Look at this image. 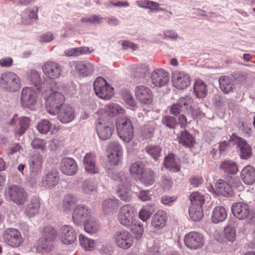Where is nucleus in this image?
I'll return each instance as SVG.
<instances>
[{"label":"nucleus","mask_w":255,"mask_h":255,"mask_svg":"<svg viewBox=\"0 0 255 255\" xmlns=\"http://www.w3.org/2000/svg\"><path fill=\"white\" fill-rule=\"evenodd\" d=\"M219 82L221 91L225 94L232 92L235 88L233 79L228 76H222L219 78Z\"/></svg>","instance_id":"36"},{"label":"nucleus","mask_w":255,"mask_h":255,"mask_svg":"<svg viewBox=\"0 0 255 255\" xmlns=\"http://www.w3.org/2000/svg\"><path fill=\"white\" fill-rule=\"evenodd\" d=\"M167 214L162 210H158L152 217L151 225L156 229H162L166 225Z\"/></svg>","instance_id":"29"},{"label":"nucleus","mask_w":255,"mask_h":255,"mask_svg":"<svg viewBox=\"0 0 255 255\" xmlns=\"http://www.w3.org/2000/svg\"><path fill=\"white\" fill-rule=\"evenodd\" d=\"M217 191L221 195L226 197H232L234 192L231 186L223 180H219L216 185Z\"/></svg>","instance_id":"35"},{"label":"nucleus","mask_w":255,"mask_h":255,"mask_svg":"<svg viewBox=\"0 0 255 255\" xmlns=\"http://www.w3.org/2000/svg\"><path fill=\"white\" fill-rule=\"evenodd\" d=\"M52 128V124L47 120H43L38 124L37 126V130L42 134H46L50 131Z\"/></svg>","instance_id":"56"},{"label":"nucleus","mask_w":255,"mask_h":255,"mask_svg":"<svg viewBox=\"0 0 255 255\" xmlns=\"http://www.w3.org/2000/svg\"><path fill=\"white\" fill-rule=\"evenodd\" d=\"M148 72V69L145 66H141L137 67L134 72V76L137 79L143 78L146 73Z\"/></svg>","instance_id":"61"},{"label":"nucleus","mask_w":255,"mask_h":255,"mask_svg":"<svg viewBox=\"0 0 255 255\" xmlns=\"http://www.w3.org/2000/svg\"><path fill=\"white\" fill-rule=\"evenodd\" d=\"M241 176L246 184H252L255 181V169L251 166H246L242 170Z\"/></svg>","instance_id":"33"},{"label":"nucleus","mask_w":255,"mask_h":255,"mask_svg":"<svg viewBox=\"0 0 255 255\" xmlns=\"http://www.w3.org/2000/svg\"><path fill=\"white\" fill-rule=\"evenodd\" d=\"M227 216V213L226 209L222 206H218L213 210L212 220L214 223H218L224 221Z\"/></svg>","instance_id":"37"},{"label":"nucleus","mask_w":255,"mask_h":255,"mask_svg":"<svg viewBox=\"0 0 255 255\" xmlns=\"http://www.w3.org/2000/svg\"><path fill=\"white\" fill-rule=\"evenodd\" d=\"M33 8L34 9H27L25 11L26 13H28V16L29 17V19L22 20V23L24 24H28L30 23V19H37V12L38 10V7L37 6H35Z\"/></svg>","instance_id":"58"},{"label":"nucleus","mask_w":255,"mask_h":255,"mask_svg":"<svg viewBox=\"0 0 255 255\" xmlns=\"http://www.w3.org/2000/svg\"><path fill=\"white\" fill-rule=\"evenodd\" d=\"M224 236L228 241L233 243L236 238V232L234 227L228 225L224 228Z\"/></svg>","instance_id":"55"},{"label":"nucleus","mask_w":255,"mask_h":255,"mask_svg":"<svg viewBox=\"0 0 255 255\" xmlns=\"http://www.w3.org/2000/svg\"><path fill=\"white\" fill-rule=\"evenodd\" d=\"M61 171L67 175H74L78 169V166L75 161L70 157H65L62 159L60 163Z\"/></svg>","instance_id":"25"},{"label":"nucleus","mask_w":255,"mask_h":255,"mask_svg":"<svg viewBox=\"0 0 255 255\" xmlns=\"http://www.w3.org/2000/svg\"><path fill=\"white\" fill-rule=\"evenodd\" d=\"M108 148L110 153L108 155V159L111 165H117L123 155V149L118 142H113L109 144Z\"/></svg>","instance_id":"17"},{"label":"nucleus","mask_w":255,"mask_h":255,"mask_svg":"<svg viewBox=\"0 0 255 255\" xmlns=\"http://www.w3.org/2000/svg\"><path fill=\"white\" fill-rule=\"evenodd\" d=\"M113 239L119 248L124 250L130 248L133 243L132 235L125 229L116 231L114 235Z\"/></svg>","instance_id":"10"},{"label":"nucleus","mask_w":255,"mask_h":255,"mask_svg":"<svg viewBox=\"0 0 255 255\" xmlns=\"http://www.w3.org/2000/svg\"><path fill=\"white\" fill-rule=\"evenodd\" d=\"M184 243L187 248L196 250L201 249L205 243L203 235L197 232H190L184 237Z\"/></svg>","instance_id":"12"},{"label":"nucleus","mask_w":255,"mask_h":255,"mask_svg":"<svg viewBox=\"0 0 255 255\" xmlns=\"http://www.w3.org/2000/svg\"><path fill=\"white\" fill-rule=\"evenodd\" d=\"M47 87L49 88V94L45 98L46 108L48 113L56 115L65 102V97L57 91L58 87L55 81H51Z\"/></svg>","instance_id":"1"},{"label":"nucleus","mask_w":255,"mask_h":255,"mask_svg":"<svg viewBox=\"0 0 255 255\" xmlns=\"http://www.w3.org/2000/svg\"><path fill=\"white\" fill-rule=\"evenodd\" d=\"M20 100L22 106L30 108L37 102L36 92L31 87H25L21 91Z\"/></svg>","instance_id":"15"},{"label":"nucleus","mask_w":255,"mask_h":255,"mask_svg":"<svg viewBox=\"0 0 255 255\" xmlns=\"http://www.w3.org/2000/svg\"><path fill=\"white\" fill-rule=\"evenodd\" d=\"M77 202L76 197L71 194L66 195L63 200V209L65 212L69 213Z\"/></svg>","instance_id":"41"},{"label":"nucleus","mask_w":255,"mask_h":255,"mask_svg":"<svg viewBox=\"0 0 255 255\" xmlns=\"http://www.w3.org/2000/svg\"><path fill=\"white\" fill-rule=\"evenodd\" d=\"M93 86L95 94L101 99L109 100L114 95V88L101 77L95 80Z\"/></svg>","instance_id":"7"},{"label":"nucleus","mask_w":255,"mask_h":255,"mask_svg":"<svg viewBox=\"0 0 255 255\" xmlns=\"http://www.w3.org/2000/svg\"><path fill=\"white\" fill-rule=\"evenodd\" d=\"M0 87L6 92H16L20 88V78L12 72L3 73L0 76Z\"/></svg>","instance_id":"3"},{"label":"nucleus","mask_w":255,"mask_h":255,"mask_svg":"<svg viewBox=\"0 0 255 255\" xmlns=\"http://www.w3.org/2000/svg\"><path fill=\"white\" fill-rule=\"evenodd\" d=\"M162 123L166 127L170 128H175L177 125L176 118L171 116H165L162 118Z\"/></svg>","instance_id":"57"},{"label":"nucleus","mask_w":255,"mask_h":255,"mask_svg":"<svg viewBox=\"0 0 255 255\" xmlns=\"http://www.w3.org/2000/svg\"><path fill=\"white\" fill-rule=\"evenodd\" d=\"M146 168L141 161H137L130 165L129 172L132 175L138 178Z\"/></svg>","instance_id":"47"},{"label":"nucleus","mask_w":255,"mask_h":255,"mask_svg":"<svg viewBox=\"0 0 255 255\" xmlns=\"http://www.w3.org/2000/svg\"><path fill=\"white\" fill-rule=\"evenodd\" d=\"M30 121V119L27 117H23L19 118L17 121L16 133L20 136L22 135L29 127Z\"/></svg>","instance_id":"44"},{"label":"nucleus","mask_w":255,"mask_h":255,"mask_svg":"<svg viewBox=\"0 0 255 255\" xmlns=\"http://www.w3.org/2000/svg\"><path fill=\"white\" fill-rule=\"evenodd\" d=\"M40 207L39 198L33 196L25 207V213L29 217H32L38 213Z\"/></svg>","instance_id":"31"},{"label":"nucleus","mask_w":255,"mask_h":255,"mask_svg":"<svg viewBox=\"0 0 255 255\" xmlns=\"http://www.w3.org/2000/svg\"><path fill=\"white\" fill-rule=\"evenodd\" d=\"M58 118L60 121L67 124L72 121L75 118V113L73 108L69 106H64L59 110Z\"/></svg>","instance_id":"27"},{"label":"nucleus","mask_w":255,"mask_h":255,"mask_svg":"<svg viewBox=\"0 0 255 255\" xmlns=\"http://www.w3.org/2000/svg\"><path fill=\"white\" fill-rule=\"evenodd\" d=\"M53 248V242L48 240H45V238L42 237L38 240L37 249L41 252H49Z\"/></svg>","instance_id":"50"},{"label":"nucleus","mask_w":255,"mask_h":255,"mask_svg":"<svg viewBox=\"0 0 255 255\" xmlns=\"http://www.w3.org/2000/svg\"><path fill=\"white\" fill-rule=\"evenodd\" d=\"M193 101L190 96H186L185 98H181L176 104L172 105L170 108V113L177 116L182 111L187 109Z\"/></svg>","instance_id":"24"},{"label":"nucleus","mask_w":255,"mask_h":255,"mask_svg":"<svg viewBox=\"0 0 255 255\" xmlns=\"http://www.w3.org/2000/svg\"><path fill=\"white\" fill-rule=\"evenodd\" d=\"M234 216L240 220L247 219L249 223L255 222V212L243 202L234 203L231 208Z\"/></svg>","instance_id":"5"},{"label":"nucleus","mask_w":255,"mask_h":255,"mask_svg":"<svg viewBox=\"0 0 255 255\" xmlns=\"http://www.w3.org/2000/svg\"><path fill=\"white\" fill-rule=\"evenodd\" d=\"M229 142L233 144H237L239 148V154L242 159H247L252 154V149L246 140L238 136L236 133H233L229 139Z\"/></svg>","instance_id":"11"},{"label":"nucleus","mask_w":255,"mask_h":255,"mask_svg":"<svg viewBox=\"0 0 255 255\" xmlns=\"http://www.w3.org/2000/svg\"><path fill=\"white\" fill-rule=\"evenodd\" d=\"M56 236L57 231L52 226H47L43 228L42 237L45 238V240H48L54 243Z\"/></svg>","instance_id":"49"},{"label":"nucleus","mask_w":255,"mask_h":255,"mask_svg":"<svg viewBox=\"0 0 255 255\" xmlns=\"http://www.w3.org/2000/svg\"><path fill=\"white\" fill-rule=\"evenodd\" d=\"M145 150L149 155L157 161L161 155L162 148L157 145H149L145 147Z\"/></svg>","instance_id":"48"},{"label":"nucleus","mask_w":255,"mask_h":255,"mask_svg":"<svg viewBox=\"0 0 255 255\" xmlns=\"http://www.w3.org/2000/svg\"><path fill=\"white\" fill-rule=\"evenodd\" d=\"M96 156L92 153H87L84 157L83 162L86 171L89 174L99 173L98 167L96 165Z\"/></svg>","instance_id":"28"},{"label":"nucleus","mask_w":255,"mask_h":255,"mask_svg":"<svg viewBox=\"0 0 255 255\" xmlns=\"http://www.w3.org/2000/svg\"><path fill=\"white\" fill-rule=\"evenodd\" d=\"M164 166L166 169L174 172H179L180 170V162L175 159L173 153H169L165 157Z\"/></svg>","instance_id":"32"},{"label":"nucleus","mask_w":255,"mask_h":255,"mask_svg":"<svg viewBox=\"0 0 255 255\" xmlns=\"http://www.w3.org/2000/svg\"><path fill=\"white\" fill-rule=\"evenodd\" d=\"M31 145L34 149H38L41 150L44 149L43 141L39 138H34L31 142Z\"/></svg>","instance_id":"63"},{"label":"nucleus","mask_w":255,"mask_h":255,"mask_svg":"<svg viewBox=\"0 0 255 255\" xmlns=\"http://www.w3.org/2000/svg\"><path fill=\"white\" fill-rule=\"evenodd\" d=\"M27 80L30 83V84L33 85L36 88L37 91L41 92L44 91L43 88L47 87L49 83H42L40 74L34 70H30L27 72Z\"/></svg>","instance_id":"26"},{"label":"nucleus","mask_w":255,"mask_h":255,"mask_svg":"<svg viewBox=\"0 0 255 255\" xmlns=\"http://www.w3.org/2000/svg\"><path fill=\"white\" fill-rule=\"evenodd\" d=\"M152 84L156 87H162L169 81V74L163 69L154 70L151 76Z\"/></svg>","instance_id":"19"},{"label":"nucleus","mask_w":255,"mask_h":255,"mask_svg":"<svg viewBox=\"0 0 255 255\" xmlns=\"http://www.w3.org/2000/svg\"><path fill=\"white\" fill-rule=\"evenodd\" d=\"M139 181L145 186L152 185L156 180L155 172L150 168H146L138 178Z\"/></svg>","instance_id":"34"},{"label":"nucleus","mask_w":255,"mask_h":255,"mask_svg":"<svg viewBox=\"0 0 255 255\" xmlns=\"http://www.w3.org/2000/svg\"><path fill=\"white\" fill-rule=\"evenodd\" d=\"M189 214L191 219L194 221H199L203 217V210L200 205H190L189 207Z\"/></svg>","instance_id":"40"},{"label":"nucleus","mask_w":255,"mask_h":255,"mask_svg":"<svg viewBox=\"0 0 255 255\" xmlns=\"http://www.w3.org/2000/svg\"><path fill=\"white\" fill-rule=\"evenodd\" d=\"M81 189L82 192L85 194H91L96 192L97 190V183L93 179H89L84 181L82 185Z\"/></svg>","instance_id":"43"},{"label":"nucleus","mask_w":255,"mask_h":255,"mask_svg":"<svg viewBox=\"0 0 255 255\" xmlns=\"http://www.w3.org/2000/svg\"><path fill=\"white\" fill-rule=\"evenodd\" d=\"M135 95L137 99L143 104L148 105L152 102V93L147 87L137 86L135 89Z\"/></svg>","instance_id":"21"},{"label":"nucleus","mask_w":255,"mask_h":255,"mask_svg":"<svg viewBox=\"0 0 255 255\" xmlns=\"http://www.w3.org/2000/svg\"><path fill=\"white\" fill-rule=\"evenodd\" d=\"M43 73L50 79L58 78L61 75L62 69L57 63L53 61L45 62L42 67Z\"/></svg>","instance_id":"18"},{"label":"nucleus","mask_w":255,"mask_h":255,"mask_svg":"<svg viewBox=\"0 0 255 255\" xmlns=\"http://www.w3.org/2000/svg\"><path fill=\"white\" fill-rule=\"evenodd\" d=\"M91 213V210L82 205H77L73 213V220L75 224L79 225L84 222Z\"/></svg>","instance_id":"22"},{"label":"nucleus","mask_w":255,"mask_h":255,"mask_svg":"<svg viewBox=\"0 0 255 255\" xmlns=\"http://www.w3.org/2000/svg\"><path fill=\"white\" fill-rule=\"evenodd\" d=\"M150 191L141 190L139 192L138 197L142 201H149L151 199V194L150 193Z\"/></svg>","instance_id":"62"},{"label":"nucleus","mask_w":255,"mask_h":255,"mask_svg":"<svg viewBox=\"0 0 255 255\" xmlns=\"http://www.w3.org/2000/svg\"><path fill=\"white\" fill-rule=\"evenodd\" d=\"M116 126L119 137L125 142H129L133 135V127L130 120L125 118L119 120Z\"/></svg>","instance_id":"9"},{"label":"nucleus","mask_w":255,"mask_h":255,"mask_svg":"<svg viewBox=\"0 0 255 255\" xmlns=\"http://www.w3.org/2000/svg\"><path fill=\"white\" fill-rule=\"evenodd\" d=\"M179 136V142L183 145L191 146L193 144L194 138L186 130L181 131Z\"/></svg>","instance_id":"51"},{"label":"nucleus","mask_w":255,"mask_h":255,"mask_svg":"<svg viewBox=\"0 0 255 255\" xmlns=\"http://www.w3.org/2000/svg\"><path fill=\"white\" fill-rule=\"evenodd\" d=\"M80 243L81 246L86 250H93L95 245V241L84 235H80L79 236Z\"/></svg>","instance_id":"54"},{"label":"nucleus","mask_w":255,"mask_h":255,"mask_svg":"<svg viewBox=\"0 0 255 255\" xmlns=\"http://www.w3.org/2000/svg\"><path fill=\"white\" fill-rule=\"evenodd\" d=\"M59 236L61 242L66 245L73 243L77 239L75 230L69 225H64L61 227Z\"/></svg>","instance_id":"20"},{"label":"nucleus","mask_w":255,"mask_h":255,"mask_svg":"<svg viewBox=\"0 0 255 255\" xmlns=\"http://www.w3.org/2000/svg\"><path fill=\"white\" fill-rule=\"evenodd\" d=\"M131 228L132 232L138 236H141L143 233V227L142 224L138 223L137 221L134 220V223L132 226H129Z\"/></svg>","instance_id":"59"},{"label":"nucleus","mask_w":255,"mask_h":255,"mask_svg":"<svg viewBox=\"0 0 255 255\" xmlns=\"http://www.w3.org/2000/svg\"><path fill=\"white\" fill-rule=\"evenodd\" d=\"M4 242L12 247H18L21 243V236L20 232L13 228L7 229L3 235Z\"/></svg>","instance_id":"16"},{"label":"nucleus","mask_w":255,"mask_h":255,"mask_svg":"<svg viewBox=\"0 0 255 255\" xmlns=\"http://www.w3.org/2000/svg\"><path fill=\"white\" fill-rule=\"evenodd\" d=\"M136 209L130 204L122 206L118 213V220L120 223L125 227L132 226L135 220Z\"/></svg>","instance_id":"8"},{"label":"nucleus","mask_w":255,"mask_h":255,"mask_svg":"<svg viewBox=\"0 0 255 255\" xmlns=\"http://www.w3.org/2000/svg\"><path fill=\"white\" fill-rule=\"evenodd\" d=\"M177 199L175 196L164 195L161 197V202L164 205H168L170 203L175 202Z\"/></svg>","instance_id":"64"},{"label":"nucleus","mask_w":255,"mask_h":255,"mask_svg":"<svg viewBox=\"0 0 255 255\" xmlns=\"http://www.w3.org/2000/svg\"><path fill=\"white\" fill-rule=\"evenodd\" d=\"M70 64L78 74L83 77L90 76L95 71L94 64L87 61H73Z\"/></svg>","instance_id":"14"},{"label":"nucleus","mask_w":255,"mask_h":255,"mask_svg":"<svg viewBox=\"0 0 255 255\" xmlns=\"http://www.w3.org/2000/svg\"><path fill=\"white\" fill-rule=\"evenodd\" d=\"M114 130L113 120L100 116L97 120L96 130L99 138L102 140L109 138Z\"/></svg>","instance_id":"6"},{"label":"nucleus","mask_w":255,"mask_h":255,"mask_svg":"<svg viewBox=\"0 0 255 255\" xmlns=\"http://www.w3.org/2000/svg\"><path fill=\"white\" fill-rule=\"evenodd\" d=\"M212 101L214 106L217 108H220L225 105L224 99L219 94L215 95L212 98Z\"/></svg>","instance_id":"60"},{"label":"nucleus","mask_w":255,"mask_h":255,"mask_svg":"<svg viewBox=\"0 0 255 255\" xmlns=\"http://www.w3.org/2000/svg\"><path fill=\"white\" fill-rule=\"evenodd\" d=\"M194 92L198 98H203L206 97L207 93L206 85L201 80L197 81L194 85Z\"/></svg>","instance_id":"46"},{"label":"nucleus","mask_w":255,"mask_h":255,"mask_svg":"<svg viewBox=\"0 0 255 255\" xmlns=\"http://www.w3.org/2000/svg\"><path fill=\"white\" fill-rule=\"evenodd\" d=\"M153 211L152 206H144L139 212V218L143 222H146L150 218Z\"/></svg>","instance_id":"53"},{"label":"nucleus","mask_w":255,"mask_h":255,"mask_svg":"<svg viewBox=\"0 0 255 255\" xmlns=\"http://www.w3.org/2000/svg\"><path fill=\"white\" fill-rule=\"evenodd\" d=\"M60 176L58 172L55 170H51L43 177L41 184L45 188H53L58 184Z\"/></svg>","instance_id":"23"},{"label":"nucleus","mask_w":255,"mask_h":255,"mask_svg":"<svg viewBox=\"0 0 255 255\" xmlns=\"http://www.w3.org/2000/svg\"><path fill=\"white\" fill-rule=\"evenodd\" d=\"M42 161V157L39 154H35L30 158L29 169L32 177H35L41 172Z\"/></svg>","instance_id":"30"},{"label":"nucleus","mask_w":255,"mask_h":255,"mask_svg":"<svg viewBox=\"0 0 255 255\" xmlns=\"http://www.w3.org/2000/svg\"><path fill=\"white\" fill-rule=\"evenodd\" d=\"M4 195L6 201L12 202L17 205H24L27 198L25 190L15 185L5 188Z\"/></svg>","instance_id":"4"},{"label":"nucleus","mask_w":255,"mask_h":255,"mask_svg":"<svg viewBox=\"0 0 255 255\" xmlns=\"http://www.w3.org/2000/svg\"><path fill=\"white\" fill-rule=\"evenodd\" d=\"M172 84L177 89L183 90L187 88L191 83L189 75L184 72L174 71L172 75Z\"/></svg>","instance_id":"13"},{"label":"nucleus","mask_w":255,"mask_h":255,"mask_svg":"<svg viewBox=\"0 0 255 255\" xmlns=\"http://www.w3.org/2000/svg\"><path fill=\"white\" fill-rule=\"evenodd\" d=\"M120 201L117 199H108L102 203V210L106 214H109L117 210L119 206Z\"/></svg>","instance_id":"38"},{"label":"nucleus","mask_w":255,"mask_h":255,"mask_svg":"<svg viewBox=\"0 0 255 255\" xmlns=\"http://www.w3.org/2000/svg\"><path fill=\"white\" fill-rule=\"evenodd\" d=\"M100 228L99 223L94 218H91L87 220L84 224V229L89 234L97 232Z\"/></svg>","instance_id":"45"},{"label":"nucleus","mask_w":255,"mask_h":255,"mask_svg":"<svg viewBox=\"0 0 255 255\" xmlns=\"http://www.w3.org/2000/svg\"><path fill=\"white\" fill-rule=\"evenodd\" d=\"M220 168L226 173L235 174L238 171L236 162L232 160H225L222 162L220 165Z\"/></svg>","instance_id":"39"},{"label":"nucleus","mask_w":255,"mask_h":255,"mask_svg":"<svg viewBox=\"0 0 255 255\" xmlns=\"http://www.w3.org/2000/svg\"><path fill=\"white\" fill-rule=\"evenodd\" d=\"M106 113L104 114H102L101 116H105L106 118L112 117L118 114L123 113L124 110L120 107L117 104L111 103L105 107Z\"/></svg>","instance_id":"42"},{"label":"nucleus","mask_w":255,"mask_h":255,"mask_svg":"<svg viewBox=\"0 0 255 255\" xmlns=\"http://www.w3.org/2000/svg\"><path fill=\"white\" fill-rule=\"evenodd\" d=\"M189 199L191 203V205H200L202 207V205L205 202L204 195L198 192H195L191 194L189 196Z\"/></svg>","instance_id":"52"},{"label":"nucleus","mask_w":255,"mask_h":255,"mask_svg":"<svg viewBox=\"0 0 255 255\" xmlns=\"http://www.w3.org/2000/svg\"><path fill=\"white\" fill-rule=\"evenodd\" d=\"M107 172L110 176L119 183L117 194L121 200L125 202H129L131 199V191L129 188L128 182L124 175H119L117 173H113V171L108 169Z\"/></svg>","instance_id":"2"}]
</instances>
